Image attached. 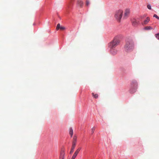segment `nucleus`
<instances>
[{"label":"nucleus","instance_id":"f257e3e1","mask_svg":"<svg viewBox=\"0 0 159 159\" xmlns=\"http://www.w3.org/2000/svg\"><path fill=\"white\" fill-rule=\"evenodd\" d=\"M134 48V43L133 39L130 38H127L125 40L124 48L127 52L132 51Z\"/></svg>","mask_w":159,"mask_h":159},{"label":"nucleus","instance_id":"f03ea898","mask_svg":"<svg viewBox=\"0 0 159 159\" xmlns=\"http://www.w3.org/2000/svg\"><path fill=\"white\" fill-rule=\"evenodd\" d=\"M120 42V40L117 38H115L113 40L109 43L108 46L109 48H115Z\"/></svg>","mask_w":159,"mask_h":159},{"label":"nucleus","instance_id":"7ed1b4c3","mask_svg":"<svg viewBox=\"0 0 159 159\" xmlns=\"http://www.w3.org/2000/svg\"><path fill=\"white\" fill-rule=\"evenodd\" d=\"M123 11L121 10H119L116 11L115 17L117 20L120 21L122 16Z\"/></svg>","mask_w":159,"mask_h":159},{"label":"nucleus","instance_id":"20e7f679","mask_svg":"<svg viewBox=\"0 0 159 159\" xmlns=\"http://www.w3.org/2000/svg\"><path fill=\"white\" fill-rule=\"evenodd\" d=\"M77 141V136L76 135H74L73 138L72 143V146L71 148V150L70 151V153H71L74 151V149L75 148L76 143Z\"/></svg>","mask_w":159,"mask_h":159},{"label":"nucleus","instance_id":"39448f33","mask_svg":"<svg viewBox=\"0 0 159 159\" xmlns=\"http://www.w3.org/2000/svg\"><path fill=\"white\" fill-rule=\"evenodd\" d=\"M110 48V52L113 55H115L116 54L117 52V51L116 49H115V48Z\"/></svg>","mask_w":159,"mask_h":159},{"label":"nucleus","instance_id":"423d86ee","mask_svg":"<svg viewBox=\"0 0 159 159\" xmlns=\"http://www.w3.org/2000/svg\"><path fill=\"white\" fill-rule=\"evenodd\" d=\"M132 25L134 26H137L139 24V22L138 21L135 19H133L131 20Z\"/></svg>","mask_w":159,"mask_h":159},{"label":"nucleus","instance_id":"0eeeda50","mask_svg":"<svg viewBox=\"0 0 159 159\" xmlns=\"http://www.w3.org/2000/svg\"><path fill=\"white\" fill-rule=\"evenodd\" d=\"M150 21V18L148 17L142 23V24L143 25H146V24H147L149 22V21Z\"/></svg>","mask_w":159,"mask_h":159},{"label":"nucleus","instance_id":"6e6552de","mask_svg":"<svg viewBox=\"0 0 159 159\" xmlns=\"http://www.w3.org/2000/svg\"><path fill=\"white\" fill-rule=\"evenodd\" d=\"M65 155V153L63 150H61V152L60 158L61 159H64V156Z\"/></svg>","mask_w":159,"mask_h":159},{"label":"nucleus","instance_id":"1a4fd4ad","mask_svg":"<svg viewBox=\"0 0 159 159\" xmlns=\"http://www.w3.org/2000/svg\"><path fill=\"white\" fill-rule=\"evenodd\" d=\"M78 4L79 6L82 7L83 5V2L79 0L78 1Z\"/></svg>","mask_w":159,"mask_h":159},{"label":"nucleus","instance_id":"9d476101","mask_svg":"<svg viewBox=\"0 0 159 159\" xmlns=\"http://www.w3.org/2000/svg\"><path fill=\"white\" fill-rule=\"evenodd\" d=\"M130 11L129 9H126L125 13V16H127L129 13Z\"/></svg>","mask_w":159,"mask_h":159},{"label":"nucleus","instance_id":"9b49d317","mask_svg":"<svg viewBox=\"0 0 159 159\" xmlns=\"http://www.w3.org/2000/svg\"><path fill=\"white\" fill-rule=\"evenodd\" d=\"M144 29L146 30H152L153 28L150 26H147L145 27Z\"/></svg>","mask_w":159,"mask_h":159},{"label":"nucleus","instance_id":"f8f14e48","mask_svg":"<svg viewBox=\"0 0 159 159\" xmlns=\"http://www.w3.org/2000/svg\"><path fill=\"white\" fill-rule=\"evenodd\" d=\"M92 96L95 98H97L98 97V94H95L94 93H92Z\"/></svg>","mask_w":159,"mask_h":159},{"label":"nucleus","instance_id":"ddd939ff","mask_svg":"<svg viewBox=\"0 0 159 159\" xmlns=\"http://www.w3.org/2000/svg\"><path fill=\"white\" fill-rule=\"evenodd\" d=\"M69 134L70 135L71 137H72L73 134V130L72 128H70V129Z\"/></svg>","mask_w":159,"mask_h":159},{"label":"nucleus","instance_id":"4468645a","mask_svg":"<svg viewBox=\"0 0 159 159\" xmlns=\"http://www.w3.org/2000/svg\"><path fill=\"white\" fill-rule=\"evenodd\" d=\"M61 26L60 24L59 23L58 24L57 26L56 30H58L60 29Z\"/></svg>","mask_w":159,"mask_h":159},{"label":"nucleus","instance_id":"2eb2a0df","mask_svg":"<svg viewBox=\"0 0 159 159\" xmlns=\"http://www.w3.org/2000/svg\"><path fill=\"white\" fill-rule=\"evenodd\" d=\"M95 128L94 127H93L92 129H91V132H92V134H93L95 130Z\"/></svg>","mask_w":159,"mask_h":159},{"label":"nucleus","instance_id":"dca6fc26","mask_svg":"<svg viewBox=\"0 0 159 159\" xmlns=\"http://www.w3.org/2000/svg\"><path fill=\"white\" fill-rule=\"evenodd\" d=\"M155 36L157 39L159 40V33L155 34Z\"/></svg>","mask_w":159,"mask_h":159},{"label":"nucleus","instance_id":"f3484780","mask_svg":"<svg viewBox=\"0 0 159 159\" xmlns=\"http://www.w3.org/2000/svg\"><path fill=\"white\" fill-rule=\"evenodd\" d=\"M65 29H66L65 27L62 26H61L60 28V29L61 30H65Z\"/></svg>","mask_w":159,"mask_h":159},{"label":"nucleus","instance_id":"a211bd4d","mask_svg":"<svg viewBox=\"0 0 159 159\" xmlns=\"http://www.w3.org/2000/svg\"><path fill=\"white\" fill-rule=\"evenodd\" d=\"M146 16L145 15H143V16H140V18L141 19H142L143 18Z\"/></svg>","mask_w":159,"mask_h":159},{"label":"nucleus","instance_id":"6ab92c4d","mask_svg":"<svg viewBox=\"0 0 159 159\" xmlns=\"http://www.w3.org/2000/svg\"><path fill=\"white\" fill-rule=\"evenodd\" d=\"M153 17L156 18L157 19L159 20V17L157 16V15L155 14H154L153 16Z\"/></svg>","mask_w":159,"mask_h":159},{"label":"nucleus","instance_id":"aec40b11","mask_svg":"<svg viewBox=\"0 0 159 159\" xmlns=\"http://www.w3.org/2000/svg\"><path fill=\"white\" fill-rule=\"evenodd\" d=\"M89 4V2L88 0H87L86 1V5L88 6Z\"/></svg>","mask_w":159,"mask_h":159},{"label":"nucleus","instance_id":"412c9836","mask_svg":"<svg viewBox=\"0 0 159 159\" xmlns=\"http://www.w3.org/2000/svg\"><path fill=\"white\" fill-rule=\"evenodd\" d=\"M77 156V155L74 153V154L73 155L72 157L73 158H75Z\"/></svg>","mask_w":159,"mask_h":159},{"label":"nucleus","instance_id":"4be33fe9","mask_svg":"<svg viewBox=\"0 0 159 159\" xmlns=\"http://www.w3.org/2000/svg\"><path fill=\"white\" fill-rule=\"evenodd\" d=\"M147 8L149 9H151V6H150V5H147Z\"/></svg>","mask_w":159,"mask_h":159},{"label":"nucleus","instance_id":"5701e85b","mask_svg":"<svg viewBox=\"0 0 159 159\" xmlns=\"http://www.w3.org/2000/svg\"><path fill=\"white\" fill-rule=\"evenodd\" d=\"M81 149V148H79L77 149L76 150L78 152H79V151Z\"/></svg>","mask_w":159,"mask_h":159},{"label":"nucleus","instance_id":"b1692460","mask_svg":"<svg viewBox=\"0 0 159 159\" xmlns=\"http://www.w3.org/2000/svg\"><path fill=\"white\" fill-rule=\"evenodd\" d=\"M79 152H78V151H77V150H76L75 151V153L77 155H78V154Z\"/></svg>","mask_w":159,"mask_h":159},{"label":"nucleus","instance_id":"393cba45","mask_svg":"<svg viewBox=\"0 0 159 159\" xmlns=\"http://www.w3.org/2000/svg\"><path fill=\"white\" fill-rule=\"evenodd\" d=\"M135 92V89L134 90V91H130V93H134Z\"/></svg>","mask_w":159,"mask_h":159},{"label":"nucleus","instance_id":"a878e982","mask_svg":"<svg viewBox=\"0 0 159 159\" xmlns=\"http://www.w3.org/2000/svg\"><path fill=\"white\" fill-rule=\"evenodd\" d=\"M71 159H75V158H73L72 157Z\"/></svg>","mask_w":159,"mask_h":159}]
</instances>
